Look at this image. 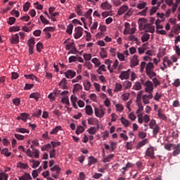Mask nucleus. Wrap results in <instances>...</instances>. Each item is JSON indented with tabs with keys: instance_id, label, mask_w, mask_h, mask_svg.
<instances>
[{
	"instance_id": "nucleus-44",
	"label": "nucleus",
	"mask_w": 180,
	"mask_h": 180,
	"mask_svg": "<svg viewBox=\"0 0 180 180\" xmlns=\"http://www.w3.org/2000/svg\"><path fill=\"white\" fill-rule=\"evenodd\" d=\"M62 103H65V105H70V100L68 99V96H63L61 99Z\"/></svg>"
},
{
	"instance_id": "nucleus-16",
	"label": "nucleus",
	"mask_w": 180,
	"mask_h": 180,
	"mask_svg": "<svg viewBox=\"0 0 180 180\" xmlns=\"http://www.w3.org/2000/svg\"><path fill=\"white\" fill-rule=\"evenodd\" d=\"M146 144H148V139H145L139 142L136 146V150H140V148H141V147H143V146H146Z\"/></svg>"
},
{
	"instance_id": "nucleus-18",
	"label": "nucleus",
	"mask_w": 180,
	"mask_h": 180,
	"mask_svg": "<svg viewBox=\"0 0 180 180\" xmlns=\"http://www.w3.org/2000/svg\"><path fill=\"white\" fill-rule=\"evenodd\" d=\"M85 110L86 115H88L89 116H92L94 115V110L92 109V106H91L90 105H86Z\"/></svg>"
},
{
	"instance_id": "nucleus-39",
	"label": "nucleus",
	"mask_w": 180,
	"mask_h": 180,
	"mask_svg": "<svg viewBox=\"0 0 180 180\" xmlns=\"http://www.w3.org/2000/svg\"><path fill=\"white\" fill-rule=\"evenodd\" d=\"M39 18L42 23H44V25H50V21H49L46 18H44L43 15H41Z\"/></svg>"
},
{
	"instance_id": "nucleus-32",
	"label": "nucleus",
	"mask_w": 180,
	"mask_h": 180,
	"mask_svg": "<svg viewBox=\"0 0 180 180\" xmlns=\"http://www.w3.org/2000/svg\"><path fill=\"white\" fill-rule=\"evenodd\" d=\"M82 6L78 4L75 8V12L79 16H82V10L81 9Z\"/></svg>"
},
{
	"instance_id": "nucleus-60",
	"label": "nucleus",
	"mask_w": 180,
	"mask_h": 180,
	"mask_svg": "<svg viewBox=\"0 0 180 180\" xmlns=\"http://www.w3.org/2000/svg\"><path fill=\"white\" fill-rule=\"evenodd\" d=\"M89 134H95L96 133V127H91L89 128L88 130Z\"/></svg>"
},
{
	"instance_id": "nucleus-52",
	"label": "nucleus",
	"mask_w": 180,
	"mask_h": 180,
	"mask_svg": "<svg viewBox=\"0 0 180 180\" xmlns=\"http://www.w3.org/2000/svg\"><path fill=\"white\" fill-rule=\"evenodd\" d=\"M143 91H139L136 96V102H141V98H143Z\"/></svg>"
},
{
	"instance_id": "nucleus-45",
	"label": "nucleus",
	"mask_w": 180,
	"mask_h": 180,
	"mask_svg": "<svg viewBox=\"0 0 180 180\" xmlns=\"http://www.w3.org/2000/svg\"><path fill=\"white\" fill-rule=\"evenodd\" d=\"M19 30H20V27L19 26H13L9 28V32L11 33L13 32H19Z\"/></svg>"
},
{
	"instance_id": "nucleus-29",
	"label": "nucleus",
	"mask_w": 180,
	"mask_h": 180,
	"mask_svg": "<svg viewBox=\"0 0 180 180\" xmlns=\"http://www.w3.org/2000/svg\"><path fill=\"white\" fill-rule=\"evenodd\" d=\"M17 167L20 168L21 169H27V168H29V165L20 162L17 164Z\"/></svg>"
},
{
	"instance_id": "nucleus-43",
	"label": "nucleus",
	"mask_w": 180,
	"mask_h": 180,
	"mask_svg": "<svg viewBox=\"0 0 180 180\" xmlns=\"http://www.w3.org/2000/svg\"><path fill=\"white\" fill-rule=\"evenodd\" d=\"M136 33V28L133 27L130 29L129 30H127L126 32V30L124 31V34H134Z\"/></svg>"
},
{
	"instance_id": "nucleus-25",
	"label": "nucleus",
	"mask_w": 180,
	"mask_h": 180,
	"mask_svg": "<svg viewBox=\"0 0 180 180\" xmlns=\"http://www.w3.org/2000/svg\"><path fill=\"white\" fill-rule=\"evenodd\" d=\"M91 14H92V8H90L84 15L85 18H86V19H89V22L91 24L92 23V17H91Z\"/></svg>"
},
{
	"instance_id": "nucleus-20",
	"label": "nucleus",
	"mask_w": 180,
	"mask_h": 180,
	"mask_svg": "<svg viewBox=\"0 0 180 180\" xmlns=\"http://www.w3.org/2000/svg\"><path fill=\"white\" fill-rule=\"evenodd\" d=\"M128 40H129V41H135L136 44H140V40H139V38L136 37L135 35L131 34L128 37Z\"/></svg>"
},
{
	"instance_id": "nucleus-4",
	"label": "nucleus",
	"mask_w": 180,
	"mask_h": 180,
	"mask_svg": "<svg viewBox=\"0 0 180 180\" xmlns=\"http://www.w3.org/2000/svg\"><path fill=\"white\" fill-rule=\"evenodd\" d=\"M94 113L96 117H99V119H101V117H103L105 116V109H103L102 108H95Z\"/></svg>"
},
{
	"instance_id": "nucleus-22",
	"label": "nucleus",
	"mask_w": 180,
	"mask_h": 180,
	"mask_svg": "<svg viewBox=\"0 0 180 180\" xmlns=\"http://www.w3.org/2000/svg\"><path fill=\"white\" fill-rule=\"evenodd\" d=\"M120 121L121 123L124 125V127H129V126L131 124V122H130V121L123 117L120 118Z\"/></svg>"
},
{
	"instance_id": "nucleus-2",
	"label": "nucleus",
	"mask_w": 180,
	"mask_h": 180,
	"mask_svg": "<svg viewBox=\"0 0 180 180\" xmlns=\"http://www.w3.org/2000/svg\"><path fill=\"white\" fill-rule=\"evenodd\" d=\"M51 172H56V174L52 173L51 176L54 178L55 179H58V176L60 175V172L61 171V168L58 167V165H56L54 167L51 168Z\"/></svg>"
},
{
	"instance_id": "nucleus-41",
	"label": "nucleus",
	"mask_w": 180,
	"mask_h": 180,
	"mask_svg": "<svg viewBox=\"0 0 180 180\" xmlns=\"http://www.w3.org/2000/svg\"><path fill=\"white\" fill-rule=\"evenodd\" d=\"M146 6H147V3L142 1L137 5L136 8L138 9H144V8H146Z\"/></svg>"
},
{
	"instance_id": "nucleus-15",
	"label": "nucleus",
	"mask_w": 180,
	"mask_h": 180,
	"mask_svg": "<svg viewBox=\"0 0 180 180\" xmlns=\"http://www.w3.org/2000/svg\"><path fill=\"white\" fill-rule=\"evenodd\" d=\"M75 74H76L75 72L71 70H69L66 72H65V75L66 78H68V79H72V78L75 77Z\"/></svg>"
},
{
	"instance_id": "nucleus-8",
	"label": "nucleus",
	"mask_w": 180,
	"mask_h": 180,
	"mask_svg": "<svg viewBox=\"0 0 180 180\" xmlns=\"http://www.w3.org/2000/svg\"><path fill=\"white\" fill-rule=\"evenodd\" d=\"M145 32L147 33H154L155 32V27L151 24H146L144 25Z\"/></svg>"
},
{
	"instance_id": "nucleus-55",
	"label": "nucleus",
	"mask_w": 180,
	"mask_h": 180,
	"mask_svg": "<svg viewBox=\"0 0 180 180\" xmlns=\"http://www.w3.org/2000/svg\"><path fill=\"white\" fill-rule=\"evenodd\" d=\"M124 86L125 89H129V88H131V82L129 81H125L124 82Z\"/></svg>"
},
{
	"instance_id": "nucleus-17",
	"label": "nucleus",
	"mask_w": 180,
	"mask_h": 180,
	"mask_svg": "<svg viewBox=\"0 0 180 180\" xmlns=\"http://www.w3.org/2000/svg\"><path fill=\"white\" fill-rule=\"evenodd\" d=\"M146 74L149 77V78L153 79L154 77H155L156 74L153 71V69L151 68H146Z\"/></svg>"
},
{
	"instance_id": "nucleus-37",
	"label": "nucleus",
	"mask_w": 180,
	"mask_h": 180,
	"mask_svg": "<svg viewBox=\"0 0 180 180\" xmlns=\"http://www.w3.org/2000/svg\"><path fill=\"white\" fill-rule=\"evenodd\" d=\"M84 131H85V128H83L82 126L79 125L77 128L76 134H81V133H84Z\"/></svg>"
},
{
	"instance_id": "nucleus-24",
	"label": "nucleus",
	"mask_w": 180,
	"mask_h": 180,
	"mask_svg": "<svg viewBox=\"0 0 180 180\" xmlns=\"http://www.w3.org/2000/svg\"><path fill=\"white\" fill-rule=\"evenodd\" d=\"M70 101L72 102V105L73 108H75V109H77L78 107L77 106V101H78V98H77V96H72L70 97Z\"/></svg>"
},
{
	"instance_id": "nucleus-42",
	"label": "nucleus",
	"mask_w": 180,
	"mask_h": 180,
	"mask_svg": "<svg viewBox=\"0 0 180 180\" xmlns=\"http://www.w3.org/2000/svg\"><path fill=\"white\" fill-rule=\"evenodd\" d=\"M138 110H136V115H140L141 113L142 110H144V106H143V104L138 103Z\"/></svg>"
},
{
	"instance_id": "nucleus-31",
	"label": "nucleus",
	"mask_w": 180,
	"mask_h": 180,
	"mask_svg": "<svg viewBox=\"0 0 180 180\" xmlns=\"http://www.w3.org/2000/svg\"><path fill=\"white\" fill-rule=\"evenodd\" d=\"M15 131L17 133H22V134H25V133L29 134V133H30V131H29V129H25V128H16Z\"/></svg>"
},
{
	"instance_id": "nucleus-62",
	"label": "nucleus",
	"mask_w": 180,
	"mask_h": 180,
	"mask_svg": "<svg viewBox=\"0 0 180 180\" xmlns=\"http://www.w3.org/2000/svg\"><path fill=\"white\" fill-rule=\"evenodd\" d=\"M125 147L127 150H133V144L131 143V142H127Z\"/></svg>"
},
{
	"instance_id": "nucleus-30",
	"label": "nucleus",
	"mask_w": 180,
	"mask_h": 180,
	"mask_svg": "<svg viewBox=\"0 0 180 180\" xmlns=\"http://www.w3.org/2000/svg\"><path fill=\"white\" fill-rule=\"evenodd\" d=\"M87 122H88V124H91V126H94V124H95V123H98V121L96 118H93V117H91V118H89L87 120Z\"/></svg>"
},
{
	"instance_id": "nucleus-46",
	"label": "nucleus",
	"mask_w": 180,
	"mask_h": 180,
	"mask_svg": "<svg viewBox=\"0 0 180 180\" xmlns=\"http://www.w3.org/2000/svg\"><path fill=\"white\" fill-rule=\"evenodd\" d=\"M84 86L85 91H89L91 89V82L89 81H86L84 83Z\"/></svg>"
},
{
	"instance_id": "nucleus-12",
	"label": "nucleus",
	"mask_w": 180,
	"mask_h": 180,
	"mask_svg": "<svg viewBox=\"0 0 180 180\" xmlns=\"http://www.w3.org/2000/svg\"><path fill=\"white\" fill-rule=\"evenodd\" d=\"M29 114L26 112H22L20 116L17 117V120H23V122H27V119H29Z\"/></svg>"
},
{
	"instance_id": "nucleus-40",
	"label": "nucleus",
	"mask_w": 180,
	"mask_h": 180,
	"mask_svg": "<svg viewBox=\"0 0 180 180\" xmlns=\"http://www.w3.org/2000/svg\"><path fill=\"white\" fill-rule=\"evenodd\" d=\"M36 46L38 53H41V50L44 49L43 44L41 42H38Z\"/></svg>"
},
{
	"instance_id": "nucleus-9",
	"label": "nucleus",
	"mask_w": 180,
	"mask_h": 180,
	"mask_svg": "<svg viewBox=\"0 0 180 180\" xmlns=\"http://www.w3.org/2000/svg\"><path fill=\"white\" fill-rule=\"evenodd\" d=\"M10 41L11 44H19V34H12L10 38Z\"/></svg>"
},
{
	"instance_id": "nucleus-28",
	"label": "nucleus",
	"mask_w": 180,
	"mask_h": 180,
	"mask_svg": "<svg viewBox=\"0 0 180 180\" xmlns=\"http://www.w3.org/2000/svg\"><path fill=\"white\" fill-rule=\"evenodd\" d=\"M28 47L34 48V44H36V41H34V37H31L27 41Z\"/></svg>"
},
{
	"instance_id": "nucleus-27",
	"label": "nucleus",
	"mask_w": 180,
	"mask_h": 180,
	"mask_svg": "<svg viewBox=\"0 0 180 180\" xmlns=\"http://www.w3.org/2000/svg\"><path fill=\"white\" fill-rule=\"evenodd\" d=\"M99 54L101 58H106L108 57V52L105 50V48H101Z\"/></svg>"
},
{
	"instance_id": "nucleus-53",
	"label": "nucleus",
	"mask_w": 180,
	"mask_h": 180,
	"mask_svg": "<svg viewBox=\"0 0 180 180\" xmlns=\"http://www.w3.org/2000/svg\"><path fill=\"white\" fill-rule=\"evenodd\" d=\"M8 176L5 172L0 173V180H8Z\"/></svg>"
},
{
	"instance_id": "nucleus-48",
	"label": "nucleus",
	"mask_w": 180,
	"mask_h": 180,
	"mask_svg": "<svg viewBox=\"0 0 180 180\" xmlns=\"http://www.w3.org/2000/svg\"><path fill=\"white\" fill-rule=\"evenodd\" d=\"M148 11V7H146L145 9H143L142 11L139 12L138 15H139L140 16H146Z\"/></svg>"
},
{
	"instance_id": "nucleus-23",
	"label": "nucleus",
	"mask_w": 180,
	"mask_h": 180,
	"mask_svg": "<svg viewBox=\"0 0 180 180\" xmlns=\"http://www.w3.org/2000/svg\"><path fill=\"white\" fill-rule=\"evenodd\" d=\"M96 162H98V159L95 158L94 156L89 157V167H91V165L94 164H96Z\"/></svg>"
},
{
	"instance_id": "nucleus-7",
	"label": "nucleus",
	"mask_w": 180,
	"mask_h": 180,
	"mask_svg": "<svg viewBox=\"0 0 180 180\" xmlns=\"http://www.w3.org/2000/svg\"><path fill=\"white\" fill-rule=\"evenodd\" d=\"M129 11V6L127 5H123L120 7V8L117 11V15L119 16H122L124 13H126Z\"/></svg>"
},
{
	"instance_id": "nucleus-50",
	"label": "nucleus",
	"mask_w": 180,
	"mask_h": 180,
	"mask_svg": "<svg viewBox=\"0 0 180 180\" xmlns=\"http://www.w3.org/2000/svg\"><path fill=\"white\" fill-rule=\"evenodd\" d=\"M91 61L95 64L96 67H99V65H101V61L97 58H94Z\"/></svg>"
},
{
	"instance_id": "nucleus-56",
	"label": "nucleus",
	"mask_w": 180,
	"mask_h": 180,
	"mask_svg": "<svg viewBox=\"0 0 180 180\" xmlns=\"http://www.w3.org/2000/svg\"><path fill=\"white\" fill-rule=\"evenodd\" d=\"M15 22H16V18H15L13 17H10L8 18L7 23H8V25H15Z\"/></svg>"
},
{
	"instance_id": "nucleus-47",
	"label": "nucleus",
	"mask_w": 180,
	"mask_h": 180,
	"mask_svg": "<svg viewBox=\"0 0 180 180\" xmlns=\"http://www.w3.org/2000/svg\"><path fill=\"white\" fill-rule=\"evenodd\" d=\"M153 136H155V137H157V134H158V131H160V127H158V125H156L153 129Z\"/></svg>"
},
{
	"instance_id": "nucleus-3",
	"label": "nucleus",
	"mask_w": 180,
	"mask_h": 180,
	"mask_svg": "<svg viewBox=\"0 0 180 180\" xmlns=\"http://www.w3.org/2000/svg\"><path fill=\"white\" fill-rule=\"evenodd\" d=\"M84 32V28L82 27H77L75 29V34H74V37L76 39H79L80 37H82Z\"/></svg>"
},
{
	"instance_id": "nucleus-51",
	"label": "nucleus",
	"mask_w": 180,
	"mask_h": 180,
	"mask_svg": "<svg viewBox=\"0 0 180 180\" xmlns=\"http://www.w3.org/2000/svg\"><path fill=\"white\" fill-rule=\"evenodd\" d=\"M174 143H165V150H167L168 151H171V148H174Z\"/></svg>"
},
{
	"instance_id": "nucleus-38",
	"label": "nucleus",
	"mask_w": 180,
	"mask_h": 180,
	"mask_svg": "<svg viewBox=\"0 0 180 180\" xmlns=\"http://www.w3.org/2000/svg\"><path fill=\"white\" fill-rule=\"evenodd\" d=\"M141 40L143 43H145V41H148L150 40V34H145L141 37Z\"/></svg>"
},
{
	"instance_id": "nucleus-49",
	"label": "nucleus",
	"mask_w": 180,
	"mask_h": 180,
	"mask_svg": "<svg viewBox=\"0 0 180 180\" xmlns=\"http://www.w3.org/2000/svg\"><path fill=\"white\" fill-rule=\"evenodd\" d=\"M60 130H61V127L57 126L50 132V134H56Z\"/></svg>"
},
{
	"instance_id": "nucleus-33",
	"label": "nucleus",
	"mask_w": 180,
	"mask_h": 180,
	"mask_svg": "<svg viewBox=\"0 0 180 180\" xmlns=\"http://www.w3.org/2000/svg\"><path fill=\"white\" fill-rule=\"evenodd\" d=\"M122 88H123V86L122 85V84L116 83L114 89V92H120V91H122Z\"/></svg>"
},
{
	"instance_id": "nucleus-14",
	"label": "nucleus",
	"mask_w": 180,
	"mask_h": 180,
	"mask_svg": "<svg viewBox=\"0 0 180 180\" xmlns=\"http://www.w3.org/2000/svg\"><path fill=\"white\" fill-rule=\"evenodd\" d=\"M136 65H139V58L136 55H134L131 60L130 67L133 68V67H136Z\"/></svg>"
},
{
	"instance_id": "nucleus-58",
	"label": "nucleus",
	"mask_w": 180,
	"mask_h": 180,
	"mask_svg": "<svg viewBox=\"0 0 180 180\" xmlns=\"http://www.w3.org/2000/svg\"><path fill=\"white\" fill-rule=\"evenodd\" d=\"M30 8V3L26 2L25 5L23 6V11L24 12H27L29 11V8Z\"/></svg>"
},
{
	"instance_id": "nucleus-10",
	"label": "nucleus",
	"mask_w": 180,
	"mask_h": 180,
	"mask_svg": "<svg viewBox=\"0 0 180 180\" xmlns=\"http://www.w3.org/2000/svg\"><path fill=\"white\" fill-rule=\"evenodd\" d=\"M146 155H147L148 157H150V158L154 160V158H155V156L154 155V148L153 147L148 148L146 152Z\"/></svg>"
},
{
	"instance_id": "nucleus-1",
	"label": "nucleus",
	"mask_w": 180,
	"mask_h": 180,
	"mask_svg": "<svg viewBox=\"0 0 180 180\" xmlns=\"http://www.w3.org/2000/svg\"><path fill=\"white\" fill-rule=\"evenodd\" d=\"M141 82L142 85H144L146 92H148V94H153V91H154V84L151 81L148 80L144 83V80L141 79Z\"/></svg>"
},
{
	"instance_id": "nucleus-57",
	"label": "nucleus",
	"mask_w": 180,
	"mask_h": 180,
	"mask_svg": "<svg viewBox=\"0 0 180 180\" xmlns=\"http://www.w3.org/2000/svg\"><path fill=\"white\" fill-rule=\"evenodd\" d=\"M129 96H130V94L129 93H124L122 96V101H129Z\"/></svg>"
},
{
	"instance_id": "nucleus-6",
	"label": "nucleus",
	"mask_w": 180,
	"mask_h": 180,
	"mask_svg": "<svg viewBox=\"0 0 180 180\" xmlns=\"http://www.w3.org/2000/svg\"><path fill=\"white\" fill-rule=\"evenodd\" d=\"M130 69H129L127 71H123L121 72V74L119 76L120 79L123 81V79H129V77H130Z\"/></svg>"
},
{
	"instance_id": "nucleus-61",
	"label": "nucleus",
	"mask_w": 180,
	"mask_h": 180,
	"mask_svg": "<svg viewBox=\"0 0 180 180\" xmlns=\"http://www.w3.org/2000/svg\"><path fill=\"white\" fill-rule=\"evenodd\" d=\"M115 108L118 112H122L124 109V108H123V105L122 104L115 105Z\"/></svg>"
},
{
	"instance_id": "nucleus-54",
	"label": "nucleus",
	"mask_w": 180,
	"mask_h": 180,
	"mask_svg": "<svg viewBox=\"0 0 180 180\" xmlns=\"http://www.w3.org/2000/svg\"><path fill=\"white\" fill-rule=\"evenodd\" d=\"M81 89H82V86L81 84H74L73 91H81Z\"/></svg>"
},
{
	"instance_id": "nucleus-5",
	"label": "nucleus",
	"mask_w": 180,
	"mask_h": 180,
	"mask_svg": "<svg viewBox=\"0 0 180 180\" xmlns=\"http://www.w3.org/2000/svg\"><path fill=\"white\" fill-rule=\"evenodd\" d=\"M153 93H148V94H143L142 96V101L144 105H148V103H150V100L153 99Z\"/></svg>"
},
{
	"instance_id": "nucleus-26",
	"label": "nucleus",
	"mask_w": 180,
	"mask_h": 180,
	"mask_svg": "<svg viewBox=\"0 0 180 180\" xmlns=\"http://www.w3.org/2000/svg\"><path fill=\"white\" fill-rule=\"evenodd\" d=\"M19 180H32V176H30L29 173H25L24 175L19 177Z\"/></svg>"
},
{
	"instance_id": "nucleus-36",
	"label": "nucleus",
	"mask_w": 180,
	"mask_h": 180,
	"mask_svg": "<svg viewBox=\"0 0 180 180\" xmlns=\"http://www.w3.org/2000/svg\"><path fill=\"white\" fill-rule=\"evenodd\" d=\"M74 29V25L72 24H70L66 30V32L68 34H72V30Z\"/></svg>"
},
{
	"instance_id": "nucleus-21",
	"label": "nucleus",
	"mask_w": 180,
	"mask_h": 180,
	"mask_svg": "<svg viewBox=\"0 0 180 180\" xmlns=\"http://www.w3.org/2000/svg\"><path fill=\"white\" fill-rule=\"evenodd\" d=\"M158 115L160 119H162V120H167V115L162 113V109H158Z\"/></svg>"
},
{
	"instance_id": "nucleus-13",
	"label": "nucleus",
	"mask_w": 180,
	"mask_h": 180,
	"mask_svg": "<svg viewBox=\"0 0 180 180\" xmlns=\"http://www.w3.org/2000/svg\"><path fill=\"white\" fill-rule=\"evenodd\" d=\"M101 8H102V9L104 11H110V9H112V5H110V4L106 1L101 4Z\"/></svg>"
},
{
	"instance_id": "nucleus-11",
	"label": "nucleus",
	"mask_w": 180,
	"mask_h": 180,
	"mask_svg": "<svg viewBox=\"0 0 180 180\" xmlns=\"http://www.w3.org/2000/svg\"><path fill=\"white\" fill-rule=\"evenodd\" d=\"M173 155L174 157H176V155H179L180 153V143L174 144L173 146Z\"/></svg>"
},
{
	"instance_id": "nucleus-64",
	"label": "nucleus",
	"mask_w": 180,
	"mask_h": 180,
	"mask_svg": "<svg viewBox=\"0 0 180 180\" xmlns=\"http://www.w3.org/2000/svg\"><path fill=\"white\" fill-rule=\"evenodd\" d=\"M173 85L174 86H176V88H178L179 86H180V79H175L173 83Z\"/></svg>"
},
{
	"instance_id": "nucleus-19",
	"label": "nucleus",
	"mask_w": 180,
	"mask_h": 180,
	"mask_svg": "<svg viewBox=\"0 0 180 180\" xmlns=\"http://www.w3.org/2000/svg\"><path fill=\"white\" fill-rule=\"evenodd\" d=\"M40 96H41V95L39 94V92L32 93L30 95V98L34 99L36 101V102L39 101V99H40Z\"/></svg>"
},
{
	"instance_id": "nucleus-63",
	"label": "nucleus",
	"mask_w": 180,
	"mask_h": 180,
	"mask_svg": "<svg viewBox=\"0 0 180 180\" xmlns=\"http://www.w3.org/2000/svg\"><path fill=\"white\" fill-rule=\"evenodd\" d=\"M56 93H50V94L48 96L49 99L51 101H56Z\"/></svg>"
},
{
	"instance_id": "nucleus-59",
	"label": "nucleus",
	"mask_w": 180,
	"mask_h": 180,
	"mask_svg": "<svg viewBox=\"0 0 180 180\" xmlns=\"http://www.w3.org/2000/svg\"><path fill=\"white\" fill-rule=\"evenodd\" d=\"M110 144V147H111L110 150L111 151H115V150H116V147L117 146V143L114 142V141H111Z\"/></svg>"
},
{
	"instance_id": "nucleus-34",
	"label": "nucleus",
	"mask_w": 180,
	"mask_h": 180,
	"mask_svg": "<svg viewBox=\"0 0 180 180\" xmlns=\"http://www.w3.org/2000/svg\"><path fill=\"white\" fill-rule=\"evenodd\" d=\"M142 88L141 83L139 82H136L135 85L133 86V89H135V91H140Z\"/></svg>"
},
{
	"instance_id": "nucleus-35",
	"label": "nucleus",
	"mask_w": 180,
	"mask_h": 180,
	"mask_svg": "<svg viewBox=\"0 0 180 180\" xmlns=\"http://www.w3.org/2000/svg\"><path fill=\"white\" fill-rule=\"evenodd\" d=\"M133 15V9L129 8L127 12L124 15V18L127 19L128 18H130Z\"/></svg>"
}]
</instances>
